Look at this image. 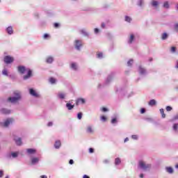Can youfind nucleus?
I'll list each match as a JSON object with an SVG mask.
<instances>
[{"label": "nucleus", "mask_w": 178, "mask_h": 178, "mask_svg": "<svg viewBox=\"0 0 178 178\" xmlns=\"http://www.w3.org/2000/svg\"><path fill=\"white\" fill-rule=\"evenodd\" d=\"M17 71L19 72V73H20L21 74H24V73H26V72H28L26 75H24L23 76L24 80H29V79H30V77H31L32 76V73L33 72L31 71V70L30 69H26V67L23 66V65H19L17 67Z\"/></svg>", "instance_id": "nucleus-1"}, {"label": "nucleus", "mask_w": 178, "mask_h": 178, "mask_svg": "<svg viewBox=\"0 0 178 178\" xmlns=\"http://www.w3.org/2000/svg\"><path fill=\"white\" fill-rule=\"evenodd\" d=\"M13 97H10L8 98V102H10L11 104H17L20 99H22V93L19 91H15L13 92Z\"/></svg>", "instance_id": "nucleus-2"}, {"label": "nucleus", "mask_w": 178, "mask_h": 178, "mask_svg": "<svg viewBox=\"0 0 178 178\" xmlns=\"http://www.w3.org/2000/svg\"><path fill=\"white\" fill-rule=\"evenodd\" d=\"M152 167V165L151 164L147 163L145 161H140L138 162V168L142 170H144V172H148L149 170H151Z\"/></svg>", "instance_id": "nucleus-3"}, {"label": "nucleus", "mask_w": 178, "mask_h": 178, "mask_svg": "<svg viewBox=\"0 0 178 178\" xmlns=\"http://www.w3.org/2000/svg\"><path fill=\"white\" fill-rule=\"evenodd\" d=\"M15 61V58L10 56H5L3 58V62L6 65H10V63H13Z\"/></svg>", "instance_id": "nucleus-4"}, {"label": "nucleus", "mask_w": 178, "mask_h": 178, "mask_svg": "<svg viewBox=\"0 0 178 178\" xmlns=\"http://www.w3.org/2000/svg\"><path fill=\"white\" fill-rule=\"evenodd\" d=\"M12 123H13V119L8 118L3 122H1L0 124L3 127H9V126H10V124H12Z\"/></svg>", "instance_id": "nucleus-5"}, {"label": "nucleus", "mask_w": 178, "mask_h": 178, "mask_svg": "<svg viewBox=\"0 0 178 178\" xmlns=\"http://www.w3.org/2000/svg\"><path fill=\"white\" fill-rule=\"evenodd\" d=\"M74 47L77 51H80L81 47H83V40H76L74 41Z\"/></svg>", "instance_id": "nucleus-6"}, {"label": "nucleus", "mask_w": 178, "mask_h": 178, "mask_svg": "<svg viewBox=\"0 0 178 178\" xmlns=\"http://www.w3.org/2000/svg\"><path fill=\"white\" fill-rule=\"evenodd\" d=\"M29 94L32 97H34L35 98H40V94L36 92V91L34 89H33V88H30L29 89Z\"/></svg>", "instance_id": "nucleus-7"}, {"label": "nucleus", "mask_w": 178, "mask_h": 178, "mask_svg": "<svg viewBox=\"0 0 178 178\" xmlns=\"http://www.w3.org/2000/svg\"><path fill=\"white\" fill-rule=\"evenodd\" d=\"M138 72H139V74H141V76H146L147 70H145V68H144L141 65H140L138 67Z\"/></svg>", "instance_id": "nucleus-8"}, {"label": "nucleus", "mask_w": 178, "mask_h": 178, "mask_svg": "<svg viewBox=\"0 0 178 178\" xmlns=\"http://www.w3.org/2000/svg\"><path fill=\"white\" fill-rule=\"evenodd\" d=\"M84 104H86V99H83V98H78V99L76 100V106H79V105H84Z\"/></svg>", "instance_id": "nucleus-9"}, {"label": "nucleus", "mask_w": 178, "mask_h": 178, "mask_svg": "<svg viewBox=\"0 0 178 178\" xmlns=\"http://www.w3.org/2000/svg\"><path fill=\"white\" fill-rule=\"evenodd\" d=\"M57 98L58 99H65V98H66V93L63 92H58L57 93Z\"/></svg>", "instance_id": "nucleus-10"}, {"label": "nucleus", "mask_w": 178, "mask_h": 178, "mask_svg": "<svg viewBox=\"0 0 178 178\" xmlns=\"http://www.w3.org/2000/svg\"><path fill=\"white\" fill-rule=\"evenodd\" d=\"M31 161L32 165H37L40 162V159L38 157H33Z\"/></svg>", "instance_id": "nucleus-11"}, {"label": "nucleus", "mask_w": 178, "mask_h": 178, "mask_svg": "<svg viewBox=\"0 0 178 178\" xmlns=\"http://www.w3.org/2000/svg\"><path fill=\"white\" fill-rule=\"evenodd\" d=\"M2 74L3 76H6V77H12V74H9L8 69L6 68H3V70H2Z\"/></svg>", "instance_id": "nucleus-12"}, {"label": "nucleus", "mask_w": 178, "mask_h": 178, "mask_svg": "<svg viewBox=\"0 0 178 178\" xmlns=\"http://www.w3.org/2000/svg\"><path fill=\"white\" fill-rule=\"evenodd\" d=\"M0 112L3 114V115H9V113H10V110L8 109V108H1L0 110Z\"/></svg>", "instance_id": "nucleus-13"}, {"label": "nucleus", "mask_w": 178, "mask_h": 178, "mask_svg": "<svg viewBox=\"0 0 178 178\" xmlns=\"http://www.w3.org/2000/svg\"><path fill=\"white\" fill-rule=\"evenodd\" d=\"M70 69H72V70H77L79 69V66L77 65V63H72L70 64Z\"/></svg>", "instance_id": "nucleus-14"}, {"label": "nucleus", "mask_w": 178, "mask_h": 178, "mask_svg": "<svg viewBox=\"0 0 178 178\" xmlns=\"http://www.w3.org/2000/svg\"><path fill=\"white\" fill-rule=\"evenodd\" d=\"M165 171L167 173H169L170 175H173L175 170H173V168L172 167H165Z\"/></svg>", "instance_id": "nucleus-15"}, {"label": "nucleus", "mask_w": 178, "mask_h": 178, "mask_svg": "<svg viewBox=\"0 0 178 178\" xmlns=\"http://www.w3.org/2000/svg\"><path fill=\"white\" fill-rule=\"evenodd\" d=\"M26 152L29 155H34V154H35V152H37V150L35 149H27Z\"/></svg>", "instance_id": "nucleus-16"}, {"label": "nucleus", "mask_w": 178, "mask_h": 178, "mask_svg": "<svg viewBox=\"0 0 178 178\" xmlns=\"http://www.w3.org/2000/svg\"><path fill=\"white\" fill-rule=\"evenodd\" d=\"M14 141H15V143L17 145H22V138H17V137L15 136Z\"/></svg>", "instance_id": "nucleus-17"}, {"label": "nucleus", "mask_w": 178, "mask_h": 178, "mask_svg": "<svg viewBox=\"0 0 178 178\" xmlns=\"http://www.w3.org/2000/svg\"><path fill=\"white\" fill-rule=\"evenodd\" d=\"M111 80H113V74L108 75V76L107 77L106 81V84H109V83H111Z\"/></svg>", "instance_id": "nucleus-18"}, {"label": "nucleus", "mask_w": 178, "mask_h": 178, "mask_svg": "<svg viewBox=\"0 0 178 178\" xmlns=\"http://www.w3.org/2000/svg\"><path fill=\"white\" fill-rule=\"evenodd\" d=\"M6 32L8 34H9V35H12V34H13V28L12 26H8L6 29Z\"/></svg>", "instance_id": "nucleus-19"}, {"label": "nucleus", "mask_w": 178, "mask_h": 178, "mask_svg": "<svg viewBox=\"0 0 178 178\" xmlns=\"http://www.w3.org/2000/svg\"><path fill=\"white\" fill-rule=\"evenodd\" d=\"M60 145H61L60 140H56V141L55 142V144H54V147H55L56 149H59V148H60Z\"/></svg>", "instance_id": "nucleus-20"}, {"label": "nucleus", "mask_w": 178, "mask_h": 178, "mask_svg": "<svg viewBox=\"0 0 178 178\" xmlns=\"http://www.w3.org/2000/svg\"><path fill=\"white\" fill-rule=\"evenodd\" d=\"M134 41V35L131 34L128 40V44H133Z\"/></svg>", "instance_id": "nucleus-21"}, {"label": "nucleus", "mask_w": 178, "mask_h": 178, "mask_svg": "<svg viewBox=\"0 0 178 178\" xmlns=\"http://www.w3.org/2000/svg\"><path fill=\"white\" fill-rule=\"evenodd\" d=\"M80 33L82 34V35H84V37H88L89 35V34L88 33L87 31H86V29L80 30Z\"/></svg>", "instance_id": "nucleus-22"}, {"label": "nucleus", "mask_w": 178, "mask_h": 178, "mask_svg": "<svg viewBox=\"0 0 178 178\" xmlns=\"http://www.w3.org/2000/svg\"><path fill=\"white\" fill-rule=\"evenodd\" d=\"M66 108H67L68 111H72V109H73V108H74V105H72L70 103H67Z\"/></svg>", "instance_id": "nucleus-23"}, {"label": "nucleus", "mask_w": 178, "mask_h": 178, "mask_svg": "<svg viewBox=\"0 0 178 178\" xmlns=\"http://www.w3.org/2000/svg\"><path fill=\"white\" fill-rule=\"evenodd\" d=\"M46 62L47 63H52V62H54V57L52 56L47 57L46 59Z\"/></svg>", "instance_id": "nucleus-24"}, {"label": "nucleus", "mask_w": 178, "mask_h": 178, "mask_svg": "<svg viewBox=\"0 0 178 178\" xmlns=\"http://www.w3.org/2000/svg\"><path fill=\"white\" fill-rule=\"evenodd\" d=\"M137 5L138 6H140V8L144 6V0H138Z\"/></svg>", "instance_id": "nucleus-25"}, {"label": "nucleus", "mask_w": 178, "mask_h": 178, "mask_svg": "<svg viewBox=\"0 0 178 178\" xmlns=\"http://www.w3.org/2000/svg\"><path fill=\"white\" fill-rule=\"evenodd\" d=\"M149 106H154V105H156V101L155 99H152L149 102Z\"/></svg>", "instance_id": "nucleus-26"}, {"label": "nucleus", "mask_w": 178, "mask_h": 178, "mask_svg": "<svg viewBox=\"0 0 178 178\" xmlns=\"http://www.w3.org/2000/svg\"><path fill=\"white\" fill-rule=\"evenodd\" d=\"M120 163H122V161L120 160V158H116L115 159V165H120Z\"/></svg>", "instance_id": "nucleus-27"}, {"label": "nucleus", "mask_w": 178, "mask_h": 178, "mask_svg": "<svg viewBox=\"0 0 178 178\" xmlns=\"http://www.w3.org/2000/svg\"><path fill=\"white\" fill-rule=\"evenodd\" d=\"M160 113H161V116L163 118H166V115L165 114V110L163 108L160 109Z\"/></svg>", "instance_id": "nucleus-28"}, {"label": "nucleus", "mask_w": 178, "mask_h": 178, "mask_svg": "<svg viewBox=\"0 0 178 178\" xmlns=\"http://www.w3.org/2000/svg\"><path fill=\"white\" fill-rule=\"evenodd\" d=\"M87 132L88 133H94V130L92 129V127H91V126L88 127Z\"/></svg>", "instance_id": "nucleus-29"}, {"label": "nucleus", "mask_w": 178, "mask_h": 178, "mask_svg": "<svg viewBox=\"0 0 178 178\" xmlns=\"http://www.w3.org/2000/svg\"><path fill=\"white\" fill-rule=\"evenodd\" d=\"M151 3H152V6H154V7H156V6H158V5H159L158 1H155V0H152V2H151Z\"/></svg>", "instance_id": "nucleus-30"}, {"label": "nucleus", "mask_w": 178, "mask_h": 178, "mask_svg": "<svg viewBox=\"0 0 178 178\" xmlns=\"http://www.w3.org/2000/svg\"><path fill=\"white\" fill-rule=\"evenodd\" d=\"M131 20H132L131 17L127 15L125 16V22H127L128 23H131Z\"/></svg>", "instance_id": "nucleus-31"}, {"label": "nucleus", "mask_w": 178, "mask_h": 178, "mask_svg": "<svg viewBox=\"0 0 178 178\" xmlns=\"http://www.w3.org/2000/svg\"><path fill=\"white\" fill-rule=\"evenodd\" d=\"M163 6V8H165V9H169V8H170L169 2H168V1L164 2Z\"/></svg>", "instance_id": "nucleus-32"}, {"label": "nucleus", "mask_w": 178, "mask_h": 178, "mask_svg": "<svg viewBox=\"0 0 178 178\" xmlns=\"http://www.w3.org/2000/svg\"><path fill=\"white\" fill-rule=\"evenodd\" d=\"M172 129H173L174 131H177L178 123L174 124L173 126H172Z\"/></svg>", "instance_id": "nucleus-33"}, {"label": "nucleus", "mask_w": 178, "mask_h": 178, "mask_svg": "<svg viewBox=\"0 0 178 178\" xmlns=\"http://www.w3.org/2000/svg\"><path fill=\"white\" fill-rule=\"evenodd\" d=\"M166 38H168V33H163L161 35V40H166Z\"/></svg>", "instance_id": "nucleus-34"}, {"label": "nucleus", "mask_w": 178, "mask_h": 178, "mask_svg": "<svg viewBox=\"0 0 178 178\" xmlns=\"http://www.w3.org/2000/svg\"><path fill=\"white\" fill-rule=\"evenodd\" d=\"M49 82L51 84H55L56 83V79L51 77L49 79Z\"/></svg>", "instance_id": "nucleus-35"}, {"label": "nucleus", "mask_w": 178, "mask_h": 178, "mask_svg": "<svg viewBox=\"0 0 178 178\" xmlns=\"http://www.w3.org/2000/svg\"><path fill=\"white\" fill-rule=\"evenodd\" d=\"M82 118H83V113H79L77 114V118L79 119V120H81Z\"/></svg>", "instance_id": "nucleus-36"}, {"label": "nucleus", "mask_w": 178, "mask_h": 178, "mask_svg": "<svg viewBox=\"0 0 178 178\" xmlns=\"http://www.w3.org/2000/svg\"><path fill=\"white\" fill-rule=\"evenodd\" d=\"M18 155H19V153L17 152L11 153V156H13V158H17Z\"/></svg>", "instance_id": "nucleus-37"}, {"label": "nucleus", "mask_w": 178, "mask_h": 178, "mask_svg": "<svg viewBox=\"0 0 178 178\" xmlns=\"http://www.w3.org/2000/svg\"><path fill=\"white\" fill-rule=\"evenodd\" d=\"M111 123L112 124H115L116 123H118V119L116 118H114L111 120Z\"/></svg>", "instance_id": "nucleus-38"}, {"label": "nucleus", "mask_w": 178, "mask_h": 178, "mask_svg": "<svg viewBox=\"0 0 178 178\" xmlns=\"http://www.w3.org/2000/svg\"><path fill=\"white\" fill-rule=\"evenodd\" d=\"M170 52L172 54H175V52H176V47H172L170 49Z\"/></svg>", "instance_id": "nucleus-39"}, {"label": "nucleus", "mask_w": 178, "mask_h": 178, "mask_svg": "<svg viewBox=\"0 0 178 178\" xmlns=\"http://www.w3.org/2000/svg\"><path fill=\"white\" fill-rule=\"evenodd\" d=\"M172 109H173V108L170 106H166L167 112H170V111H172Z\"/></svg>", "instance_id": "nucleus-40"}, {"label": "nucleus", "mask_w": 178, "mask_h": 178, "mask_svg": "<svg viewBox=\"0 0 178 178\" xmlns=\"http://www.w3.org/2000/svg\"><path fill=\"white\" fill-rule=\"evenodd\" d=\"M131 138L133 140H138V136H137V135H132L131 136Z\"/></svg>", "instance_id": "nucleus-41"}, {"label": "nucleus", "mask_w": 178, "mask_h": 178, "mask_svg": "<svg viewBox=\"0 0 178 178\" xmlns=\"http://www.w3.org/2000/svg\"><path fill=\"white\" fill-rule=\"evenodd\" d=\"M103 54L102 53H99L97 54V57L99 58V59H102Z\"/></svg>", "instance_id": "nucleus-42"}, {"label": "nucleus", "mask_w": 178, "mask_h": 178, "mask_svg": "<svg viewBox=\"0 0 178 178\" xmlns=\"http://www.w3.org/2000/svg\"><path fill=\"white\" fill-rule=\"evenodd\" d=\"M174 29H175V31H177L178 33V23H177L174 25Z\"/></svg>", "instance_id": "nucleus-43"}, {"label": "nucleus", "mask_w": 178, "mask_h": 178, "mask_svg": "<svg viewBox=\"0 0 178 178\" xmlns=\"http://www.w3.org/2000/svg\"><path fill=\"white\" fill-rule=\"evenodd\" d=\"M131 65H133V60L131 59L127 62V65L131 66Z\"/></svg>", "instance_id": "nucleus-44"}, {"label": "nucleus", "mask_w": 178, "mask_h": 178, "mask_svg": "<svg viewBox=\"0 0 178 178\" xmlns=\"http://www.w3.org/2000/svg\"><path fill=\"white\" fill-rule=\"evenodd\" d=\"M49 37V35H48L47 33H45L44 35H43V38L44 40H47Z\"/></svg>", "instance_id": "nucleus-45"}, {"label": "nucleus", "mask_w": 178, "mask_h": 178, "mask_svg": "<svg viewBox=\"0 0 178 178\" xmlns=\"http://www.w3.org/2000/svg\"><path fill=\"white\" fill-rule=\"evenodd\" d=\"M101 120H102V122H106V117H105V116H102L101 117Z\"/></svg>", "instance_id": "nucleus-46"}, {"label": "nucleus", "mask_w": 178, "mask_h": 178, "mask_svg": "<svg viewBox=\"0 0 178 178\" xmlns=\"http://www.w3.org/2000/svg\"><path fill=\"white\" fill-rule=\"evenodd\" d=\"M94 31H95V34H98V33H99V29L98 28H95Z\"/></svg>", "instance_id": "nucleus-47"}, {"label": "nucleus", "mask_w": 178, "mask_h": 178, "mask_svg": "<svg viewBox=\"0 0 178 178\" xmlns=\"http://www.w3.org/2000/svg\"><path fill=\"white\" fill-rule=\"evenodd\" d=\"M47 126H48V127H51L54 126V122H48Z\"/></svg>", "instance_id": "nucleus-48"}, {"label": "nucleus", "mask_w": 178, "mask_h": 178, "mask_svg": "<svg viewBox=\"0 0 178 178\" xmlns=\"http://www.w3.org/2000/svg\"><path fill=\"white\" fill-rule=\"evenodd\" d=\"M102 111V112H108V108L103 107Z\"/></svg>", "instance_id": "nucleus-49"}, {"label": "nucleus", "mask_w": 178, "mask_h": 178, "mask_svg": "<svg viewBox=\"0 0 178 178\" xmlns=\"http://www.w3.org/2000/svg\"><path fill=\"white\" fill-rule=\"evenodd\" d=\"M145 120H147V122H154V120H152V118H145Z\"/></svg>", "instance_id": "nucleus-50"}, {"label": "nucleus", "mask_w": 178, "mask_h": 178, "mask_svg": "<svg viewBox=\"0 0 178 178\" xmlns=\"http://www.w3.org/2000/svg\"><path fill=\"white\" fill-rule=\"evenodd\" d=\"M69 163L70 165H73V163H74V161H73V159H70Z\"/></svg>", "instance_id": "nucleus-51"}, {"label": "nucleus", "mask_w": 178, "mask_h": 178, "mask_svg": "<svg viewBox=\"0 0 178 178\" xmlns=\"http://www.w3.org/2000/svg\"><path fill=\"white\" fill-rule=\"evenodd\" d=\"M140 113H145V108H141Z\"/></svg>", "instance_id": "nucleus-52"}, {"label": "nucleus", "mask_w": 178, "mask_h": 178, "mask_svg": "<svg viewBox=\"0 0 178 178\" xmlns=\"http://www.w3.org/2000/svg\"><path fill=\"white\" fill-rule=\"evenodd\" d=\"M3 170H0V177H3Z\"/></svg>", "instance_id": "nucleus-53"}, {"label": "nucleus", "mask_w": 178, "mask_h": 178, "mask_svg": "<svg viewBox=\"0 0 178 178\" xmlns=\"http://www.w3.org/2000/svg\"><path fill=\"white\" fill-rule=\"evenodd\" d=\"M89 152H90V154H92L94 152V149L90 148L89 149Z\"/></svg>", "instance_id": "nucleus-54"}, {"label": "nucleus", "mask_w": 178, "mask_h": 178, "mask_svg": "<svg viewBox=\"0 0 178 178\" xmlns=\"http://www.w3.org/2000/svg\"><path fill=\"white\" fill-rule=\"evenodd\" d=\"M175 69H178V60H176Z\"/></svg>", "instance_id": "nucleus-55"}, {"label": "nucleus", "mask_w": 178, "mask_h": 178, "mask_svg": "<svg viewBox=\"0 0 178 178\" xmlns=\"http://www.w3.org/2000/svg\"><path fill=\"white\" fill-rule=\"evenodd\" d=\"M105 23H102V25H101V27H102V29H105Z\"/></svg>", "instance_id": "nucleus-56"}, {"label": "nucleus", "mask_w": 178, "mask_h": 178, "mask_svg": "<svg viewBox=\"0 0 178 178\" xmlns=\"http://www.w3.org/2000/svg\"><path fill=\"white\" fill-rule=\"evenodd\" d=\"M54 27H56V29H58V27H59V24L55 23L54 24Z\"/></svg>", "instance_id": "nucleus-57"}, {"label": "nucleus", "mask_w": 178, "mask_h": 178, "mask_svg": "<svg viewBox=\"0 0 178 178\" xmlns=\"http://www.w3.org/2000/svg\"><path fill=\"white\" fill-rule=\"evenodd\" d=\"M178 119V115H175L174 118H173V120H177Z\"/></svg>", "instance_id": "nucleus-58"}, {"label": "nucleus", "mask_w": 178, "mask_h": 178, "mask_svg": "<svg viewBox=\"0 0 178 178\" xmlns=\"http://www.w3.org/2000/svg\"><path fill=\"white\" fill-rule=\"evenodd\" d=\"M104 163H109V160L108 159L104 160Z\"/></svg>", "instance_id": "nucleus-59"}, {"label": "nucleus", "mask_w": 178, "mask_h": 178, "mask_svg": "<svg viewBox=\"0 0 178 178\" xmlns=\"http://www.w3.org/2000/svg\"><path fill=\"white\" fill-rule=\"evenodd\" d=\"M83 178H90V177H88V175H84Z\"/></svg>", "instance_id": "nucleus-60"}, {"label": "nucleus", "mask_w": 178, "mask_h": 178, "mask_svg": "<svg viewBox=\"0 0 178 178\" xmlns=\"http://www.w3.org/2000/svg\"><path fill=\"white\" fill-rule=\"evenodd\" d=\"M129 141V138H126L124 140V143H127Z\"/></svg>", "instance_id": "nucleus-61"}, {"label": "nucleus", "mask_w": 178, "mask_h": 178, "mask_svg": "<svg viewBox=\"0 0 178 178\" xmlns=\"http://www.w3.org/2000/svg\"><path fill=\"white\" fill-rule=\"evenodd\" d=\"M40 177L41 178H47L48 177H47V175H42Z\"/></svg>", "instance_id": "nucleus-62"}, {"label": "nucleus", "mask_w": 178, "mask_h": 178, "mask_svg": "<svg viewBox=\"0 0 178 178\" xmlns=\"http://www.w3.org/2000/svg\"><path fill=\"white\" fill-rule=\"evenodd\" d=\"M139 177H140V178L144 177V174H140V175H139Z\"/></svg>", "instance_id": "nucleus-63"}, {"label": "nucleus", "mask_w": 178, "mask_h": 178, "mask_svg": "<svg viewBox=\"0 0 178 178\" xmlns=\"http://www.w3.org/2000/svg\"><path fill=\"white\" fill-rule=\"evenodd\" d=\"M176 169H178V164L175 165Z\"/></svg>", "instance_id": "nucleus-64"}]
</instances>
